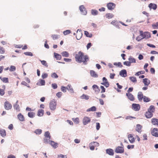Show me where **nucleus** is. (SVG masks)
Here are the masks:
<instances>
[{"instance_id": "f257e3e1", "label": "nucleus", "mask_w": 158, "mask_h": 158, "mask_svg": "<svg viewBox=\"0 0 158 158\" xmlns=\"http://www.w3.org/2000/svg\"><path fill=\"white\" fill-rule=\"evenodd\" d=\"M75 58L77 62L79 63L83 62L85 64H87L89 59L88 56L84 55V53L81 51L76 55Z\"/></svg>"}, {"instance_id": "f03ea898", "label": "nucleus", "mask_w": 158, "mask_h": 158, "mask_svg": "<svg viewBox=\"0 0 158 158\" xmlns=\"http://www.w3.org/2000/svg\"><path fill=\"white\" fill-rule=\"evenodd\" d=\"M49 108L52 110H55L56 108L57 102L55 100H52L49 103Z\"/></svg>"}, {"instance_id": "7ed1b4c3", "label": "nucleus", "mask_w": 158, "mask_h": 158, "mask_svg": "<svg viewBox=\"0 0 158 158\" xmlns=\"http://www.w3.org/2000/svg\"><path fill=\"white\" fill-rule=\"evenodd\" d=\"M140 35L142 37V38L143 39L145 38L148 39L151 37L150 33L148 32H145L143 33L142 31H140Z\"/></svg>"}, {"instance_id": "20e7f679", "label": "nucleus", "mask_w": 158, "mask_h": 158, "mask_svg": "<svg viewBox=\"0 0 158 158\" xmlns=\"http://www.w3.org/2000/svg\"><path fill=\"white\" fill-rule=\"evenodd\" d=\"M4 105L5 109L6 110H11L12 107L11 104L8 101L5 102Z\"/></svg>"}, {"instance_id": "39448f33", "label": "nucleus", "mask_w": 158, "mask_h": 158, "mask_svg": "<svg viewBox=\"0 0 158 158\" xmlns=\"http://www.w3.org/2000/svg\"><path fill=\"white\" fill-rule=\"evenodd\" d=\"M151 134L153 136L156 137H158V129L156 128H154L151 130Z\"/></svg>"}, {"instance_id": "423d86ee", "label": "nucleus", "mask_w": 158, "mask_h": 158, "mask_svg": "<svg viewBox=\"0 0 158 158\" xmlns=\"http://www.w3.org/2000/svg\"><path fill=\"white\" fill-rule=\"evenodd\" d=\"M91 119L88 117L85 116L83 119L82 123L83 125H85L90 122Z\"/></svg>"}, {"instance_id": "0eeeda50", "label": "nucleus", "mask_w": 158, "mask_h": 158, "mask_svg": "<svg viewBox=\"0 0 158 158\" xmlns=\"http://www.w3.org/2000/svg\"><path fill=\"white\" fill-rule=\"evenodd\" d=\"M115 152L116 153H122L124 152V149L123 147L118 146L115 149Z\"/></svg>"}, {"instance_id": "6e6552de", "label": "nucleus", "mask_w": 158, "mask_h": 158, "mask_svg": "<svg viewBox=\"0 0 158 158\" xmlns=\"http://www.w3.org/2000/svg\"><path fill=\"white\" fill-rule=\"evenodd\" d=\"M116 5L112 2H110L107 4V6L108 9L110 10H114L115 7Z\"/></svg>"}, {"instance_id": "1a4fd4ad", "label": "nucleus", "mask_w": 158, "mask_h": 158, "mask_svg": "<svg viewBox=\"0 0 158 158\" xmlns=\"http://www.w3.org/2000/svg\"><path fill=\"white\" fill-rule=\"evenodd\" d=\"M79 8L81 13L82 15H86V14L87 11L84 6H81Z\"/></svg>"}, {"instance_id": "9d476101", "label": "nucleus", "mask_w": 158, "mask_h": 158, "mask_svg": "<svg viewBox=\"0 0 158 158\" xmlns=\"http://www.w3.org/2000/svg\"><path fill=\"white\" fill-rule=\"evenodd\" d=\"M82 33L81 30L80 29H78L76 35L77 39V40H80L82 37Z\"/></svg>"}, {"instance_id": "9b49d317", "label": "nucleus", "mask_w": 158, "mask_h": 158, "mask_svg": "<svg viewBox=\"0 0 158 158\" xmlns=\"http://www.w3.org/2000/svg\"><path fill=\"white\" fill-rule=\"evenodd\" d=\"M151 123L154 125L158 127V119L156 118H153L151 119Z\"/></svg>"}, {"instance_id": "f8f14e48", "label": "nucleus", "mask_w": 158, "mask_h": 158, "mask_svg": "<svg viewBox=\"0 0 158 158\" xmlns=\"http://www.w3.org/2000/svg\"><path fill=\"white\" fill-rule=\"evenodd\" d=\"M126 96H127L128 99L131 101H134L135 100V98L134 96L131 93H127Z\"/></svg>"}, {"instance_id": "ddd939ff", "label": "nucleus", "mask_w": 158, "mask_h": 158, "mask_svg": "<svg viewBox=\"0 0 158 158\" xmlns=\"http://www.w3.org/2000/svg\"><path fill=\"white\" fill-rule=\"evenodd\" d=\"M145 116L146 118H150L153 116V114L152 112L149 111L148 110V111L146 112L145 113Z\"/></svg>"}, {"instance_id": "4468645a", "label": "nucleus", "mask_w": 158, "mask_h": 158, "mask_svg": "<svg viewBox=\"0 0 158 158\" xmlns=\"http://www.w3.org/2000/svg\"><path fill=\"white\" fill-rule=\"evenodd\" d=\"M133 109L135 111H137L139 110L140 109V106L139 104H133L132 105Z\"/></svg>"}, {"instance_id": "2eb2a0df", "label": "nucleus", "mask_w": 158, "mask_h": 158, "mask_svg": "<svg viewBox=\"0 0 158 158\" xmlns=\"http://www.w3.org/2000/svg\"><path fill=\"white\" fill-rule=\"evenodd\" d=\"M129 141L131 143H133L135 141V139L131 134H129L128 135Z\"/></svg>"}, {"instance_id": "dca6fc26", "label": "nucleus", "mask_w": 158, "mask_h": 158, "mask_svg": "<svg viewBox=\"0 0 158 158\" xmlns=\"http://www.w3.org/2000/svg\"><path fill=\"white\" fill-rule=\"evenodd\" d=\"M144 96L142 93L139 92L138 94L137 97L139 101H142L144 98Z\"/></svg>"}, {"instance_id": "f3484780", "label": "nucleus", "mask_w": 158, "mask_h": 158, "mask_svg": "<svg viewBox=\"0 0 158 158\" xmlns=\"http://www.w3.org/2000/svg\"><path fill=\"white\" fill-rule=\"evenodd\" d=\"M106 152L107 154L111 156H113L114 154L113 150L111 148L106 149Z\"/></svg>"}, {"instance_id": "a211bd4d", "label": "nucleus", "mask_w": 158, "mask_h": 158, "mask_svg": "<svg viewBox=\"0 0 158 158\" xmlns=\"http://www.w3.org/2000/svg\"><path fill=\"white\" fill-rule=\"evenodd\" d=\"M45 81L42 79H40L37 83V85L39 86L44 85H45Z\"/></svg>"}, {"instance_id": "6ab92c4d", "label": "nucleus", "mask_w": 158, "mask_h": 158, "mask_svg": "<svg viewBox=\"0 0 158 158\" xmlns=\"http://www.w3.org/2000/svg\"><path fill=\"white\" fill-rule=\"evenodd\" d=\"M120 75L121 76L125 77L127 76V73L126 71L125 70H121L120 72Z\"/></svg>"}, {"instance_id": "aec40b11", "label": "nucleus", "mask_w": 158, "mask_h": 158, "mask_svg": "<svg viewBox=\"0 0 158 158\" xmlns=\"http://www.w3.org/2000/svg\"><path fill=\"white\" fill-rule=\"evenodd\" d=\"M150 9H152L154 10H155L157 8V5L155 4L150 3L148 5Z\"/></svg>"}, {"instance_id": "412c9836", "label": "nucleus", "mask_w": 158, "mask_h": 158, "mask_svg": "<svg viewBox=\"0 0 158 158\" xmlns=\"http://www.w3.org/2000/svg\"><path fill=\"white\" fill-rule=\"evenodd\" d=\"M18 118L21 121H23L25 120L24 117L21 113L17 115Z\"/></svg>"}, {"instance_id": "4be33fe9", "label": "nucleus", "mask_w": 158, "mask_h": 158, "mask_svg": "<svg viewBox=\"0 0 158 158\" xmlns=\"http://www.w3.org/2000/svg\"><path fill=\"white\" fill-rule=\"evenodd\" d=\"M18 101H17L14 106V109L17 111H19L20 110V108L19 105L18 104Z\"/></svg>"}, {"instance_id": "5701e85b", "label": "nucleus", "mask_w": 158, "mask_h": 158, "mask_svg": "<svg viewBox=\"0 0 158 158\" xmlns=\"http://www.w3.org/2000/svg\"><path fill=\"white\" fill-rule=\"evenodd\" d=\"M2 89H0V95L1 96L5 94V90L6 89V86L5 85L2 86Z\"/></svg>"}, {"instance_id": "b1692460", "label": "nucleus", "mask_w": 158, "mask_h": 158, "mask_svg": "<svg viewBox=\"0 0 158 158\" xmlns=\"http://www.w3.org/2000/svg\"><path fill=\"white\" fill-rule=\"evenodd\" d=\"M50 144L54 148H56L58 147V144L54 141H50Z\"/></svg>"}, {"instance_id": "393cba45", "label": "nucleus", "mask_w": 158, "mask_h": 158, "mask_svg": "<svg viewBox=\"0 0 158 158\" xmlns=\"http://www.w3.org/2000/svg\"><path fill=\"white\" fill-rule=\"evenodd\" d=\"M92 88L93 89L96 93H98L99 92L100 90L99 89V87L97 85H94L92 86Z\"/></svg>"}, {"instance_id": "a878e982", "label": "nucleus", "mask_w": 158, "mask_h": 158, "mask_svg": "<svg viewBox=\"0 0 158 158\" xmlns=\"http://www.w3.org/2000/svg\"><path fill=\"white\" fill-rule=\"evenodd\" d=\"M90 75L92 77L96 78L98 77V75L94 70H90Z\"/></svg>"}, {"instance_id": "bb28decb", "label": "nucleus", "mask_w": 158, "mask_h": 158, "mask_svg": "<svg viewBox=\"0 0 158 158\" xmlns=\"http://www.w3.org/2000/svg\"><path fill=\"white\" fill-rule=\"evenodd\" d=\"M143 82L145 85L148 86L150 83V81L148 79L145 78L143 79Z\"/></svg>"}, {"instance_id": "cd10ccee", "label": "nucleus", "mask_w": 158, "mask_h": 158, "mask_svg": "<svg viewBox=\"0 0 158 158\" xmlns=\"http://www.w3.org/2000/svg\"><path fill=\"white\" fill-rule=\"evenodd\" d=\"M142 127V126H141L140 125L137 124L136 126L135 130L138 132L140 133L142 131L141 129Z\"/></svg>"}, {"instance_id": "c85d7f7f", "label": "nucleus", "mask_w": 158, "mask_h": 158, "mask_svg": "<svg viewBox=\"0 0 158 158\" xmlns=\"http://www.w3.org/2000/svg\"><path fill=\"white\" fill-rule=\"evenodd\" d=\"M148 110L149 111L152 112L153 114V113L155 111V108L154 106L153 105H151L150 106L149 108L148 109Z\"/></svg>"}, {"instance_id": "c756f323", "label": "nucleus", "mask_w": 158, "mask_h": 158, "mask_svg": "<svg viewBox=\"0 0 158 158\" xmlns=\"http://www.w3.org/2000/svg\"><path fill=\"white\" fill-rule=\"evenodd\" d=\"M128 60H129V61L130 64L132 63H136V60L133 57H132L131 56H130L129 58H128Z\"/></svg>"}, {"instance_id": "7c9ffc66", "label": "nucleus", "mask_w": 158, "mask_h": 158, "mask_svg": "<svg viewBox=\"0 0 158 158\" xmlns=\"http://www.w3.org/2000/svg\"><path fill=\"white\" fill-rule=\"evenodd\" d=\"M0 134L3 137H5L6 135V133L5 130L4 129L0 130Z\"/></svg>"}, {"instance_id": "2f4dec72", "label": "nucleus", "mask_w": 158, "mask_h": 158, "mask_svg": "<svg viewBox=\"0 0 158 158\" xmlns=\"http://www.w3.org/2000/svg\"><path fill=\"white\" fill-rule=\"evenodd\" d=\"M0 79L4 83H9L8 78H7V77L2 78L1 77H0Z\"/></svg>"}, {"instance_id": "473e14b6", "label": "nucleus", "mask_w": 158, "mask_h": 158, "mask_svg": "<svg viewBox=\"0 0 158 158\" xmlns=\"http://www.w3.org/2000/svg\"><path fill=\"white\" fill-rule=\"evenodd\" d=\"M44 136L46 138L51 139V136L49 132L48 131L45 132L44 134Z\"/></svg>"}, {"instance_id": "72a5a7b5", "label": "nucleus", "mask_w": 158, "mask_h": 158, "mask_svg": "<svg viewBox=\"0 0 158 158\" xmlns=\"http://www.w3.org/2000/svg\"><path fill=\"white\" fill-rule=\"evenodd\" d=\"M44 110H39L38 111L37 115L39 116H42L43 115Z\"/></svg>"}, {"instance_id": "f704fd0d", "label": "nucleus", "mask_w": 158, "mask_h": 158, "mask_svg": "<svg viewBox=\"0 0 158 158\" xmlns=\"http://www.w3.org/2000/svg\"><path fill=\"white\" fill-rule=\"evenodd\" d=\"M35 113L33 112H30L28 113V115L30 118H33L35 116Z\"/></svg>"}, {"instance_id": "c9c22d12", "label": "nucleus", "mask_w": 158, "mask_h": 158, "mask_svg": "<svg viewBox=\"0 0 158 158\" xmlns=\"http://www.w3.org/2000/svg\"><path fill=\"white\" fill-rule=\"evenodd\" d=\"M82 99H85V100H88L89 99V97L88 95L83 94L80 97Z\"/></svg>"}, {"instance_id": "e433bc0d", "label": "nucleus", "mask_w": 158, "mask_h": 158, "mask_svg": "<svg viewBox=\"0 0 158 158\" xmlns=\"http://www.w3.org/2000/svg\"><path fill=\"white\" fill-rule=\"evenodd\" d=\"M54 54L55 57L56 58L57 60H60L61 59V55L59 54L56 53H54Z\"/></svg>"}, {"instance_id": "4c0bfd02", "label": "nucleus", "mask_w": 158, "mask_h": 158, "mask_svg": "<svg viewBox=\"0 0 158 158\" xmlns=\"http://www.w3.org/2000/svg\"><path fill=\"white\" fill-rule=\"evenodd\" d=\"M40 61L41 62V64L43 65L46 68L48 67V65L46 61L44 60H40Z\"/></svg>"}, {"instance_id": "58836bf2", "label": "nucleus", "mask_w": 158, "mask_h": 158, "mask_svg": "<svg viewBox=\"0 0 158 158\" xmlns=\"http://www.w3.org/2000/svg\"><path fill=\"white\" fill-rule=\"evenodd\" d=\"M67 89L69 91H70V92L72 93H73L74 92L73 89L71 85H68L67 86Z\"/></svg>"}, {"instance_id": "ea45409f", "label": "nucleus", "mask_w": 158, "mask_h": 158, "mask_svg": "<svg viewBox=\"0 0 158 158\" xmlns=\"http://www.w3.org/2000/svg\"><path fill=\"white\" fill-rule=\"evenodd\" d=\"M96 110V107L94 106H92V107L88 109L87 110V112L89 111H95Z\"/></svg>"}, {"instance_id": "a19ab883", "label": "nucleus", "mask_w": 158, "mask_h": 158, "mask_svg": "<svg viewBox=\"0 0 158 158\" xmlns=\"http://www.w3.org/2000/svg\"><path fill=\"white\" fill-rule=\"evenodd\" d=\"M143 100L144 102H148L151 101V99L149 98H148L145 96H144Z\"/></svg>"}, {"instance_id": "79ce46f5", "label": "nucleus", "mask_w": 158, "mask_h": 158, "mask_svg": "<svg viewBox=\"0 0 158 158\" xmlns=\"http://www.w3.org/2000/svg\"><path fill=\"white\" fill-rule=\"evenodd\" d=\"M61 54L63 56L65 57H68L69 56V53L66 51L64 52L61 53Z\"/></svg>"}, {"instance_id": "37998d69", "label": "nucleus", "mask_w": 158, "mask_h": 158, "mask_svg": "<svg viewBox=\"0 0 158 158\" xmlns=\"http://www.w3.org/2000/svg\"><path fill=\"white\" fill-rule=\"evenodd\" d=\"M92 14L93 15H96L98 14V12L96 10H92L91 11Z\"/></svg>"}, {"instance_id": "c03bdc74", "label": "nucleus", "mask_w": 158, "mask_h": 158, "mask_svg": "<svg viewBox=\"0 0 158 158\" xmlns=\"http://www.w3.org/2000/svg\"><path fill=\"white\" fill-rule=\"evenodd\" d=\"M152 26L154 29H158V22L152 24Z\"/></svg>"}, {"instance_id": "a18cd8bd", "label": "nucleus", "mask_w": 158, "mask_h": 158, "mask_svg": "<svg viewBox=\"0 0 158 158\" xmlns=\"http://www.w3.org/2000/svg\"><path fill=\"white\" fill-rule=\"evenodd\" d=\"M106 18L109 19L112 18L114 16L113 14L110 13L106 14Z\"/></svg>"}, {"instance_id": "49530a36", "label": "nucleus", "mask_w": 158, "mask_h": 158, "mask_svg": "<svg viewBox=\"0 0 158 158\" xmlns=\"http://www.w3.org/2000/svg\"><path fill=\"white\" fill-rule=\"evenodd\" d=\"M50 139L46 138L45 137H44V138L43 140V142L44 143H48L50 142Z\"/></svg>"}, {"instance_id": "de8ad7c7", "label": "nucleus", "mask_w": 158, "mask_h": 158, "mask_svg": "<svg viewBox=\"0 0 158 158\" xmlns=\"http://www.w3.org/2000/svg\"><path fill=\"white\" fill-rule=\"evenodd\" d=\"M130 80L134 83H135L137 82V80L135 77H129Z\"/></svg>"}, {"instance_id": "09e8293b", "label": "nucleus", "mask_w": 158, "mask_h": 158, "mask_svg": "<svg viewBox=\"0 0 158 158\" xmlns=\"http://www.w3.org/2000/svg\"><path fill=\"white\" fill-rule=\"evenodd\" d=\"M34 132L37 135H39L41 134L42 132V130L40 129H38L36 130Z\"/></svg>"}, {"instance_id": "8fccbe9b", "label": "nucleus", "mask_w": 158, "mask_h": 158, "mask_svg": "<svg viewBox=\"0 0 158 158\" xmlns=\"http://www.w3.org/2000/svg\"><path fill=\"white\" fill-rule=\"evenodd\" d=\"M85 34L87 37L90 38L92 36V35L91 34H89L87 31H85Z\"/></svg>"}, {"instance_id": "3c124183", "label": "nucleus", "mask_w": 158, "mask_h": 158, "mask_svg": "<svg viewBox=\"0 0 158 158\" xmlns=\"http://www.w3.org/2000/svg\"><path fill=\"white\" fill-rule=\"evenodd\" d=\"M16 70V67L14 66L11 65L9 68V70L10 72L14 71Z\"/></svg>"}, {"instance_id": "603ef678", "label": "nucleus", "mask_w": 158, "mask_h": 158, "mask_svg": "<svg viewBox=\"0 0 158 158\" xmlns=\"http://www.w3.org/2000/svg\"><path fill=\"white\" fill-rule=\"evenodd\" d=\"M53 40H55L58 39L59 37V35H52L51 36Z\"/></svg>"}, {"instance_id": "864d4df0", "label": "nucleus", "mask_w": 158, "mask_h": 158, "mask_svg": "<svg viewBox=\"0 0 158 158\" xmlns=\"http://www.w3.org/2000/svg\"><path fill=\"white\" fill-rule=\"evenodd\" d=\"M5 52V50L2 47L0 46V53L4 54Z\"/></svg>"}, {"instance_id": "5fc2aeb1", "label": "nucleus", "mask_w": 158, "mask_h": 158, "mask_svg": "<svg viewBox=\"0 0 158 158\" xmlns=\"http://www.w3.org/2000/svg\"><path fill=\"white\" fill-rule=\"evenodd\" d=\"M89 146L90 147V150H94L95 146L93 145V144L92 142L91 143L89 144Z\"/></svg>"}, {"instance_id": "6e6d98bb", "label": "nucleus", "mask_w": 158, "mask_h": 158, "mask_svg": "<svg viewBox=\"0 0 158 158\" xmlns=\"http://www.w3.org/2000/svg\"><path fill=\"white\" fill-rule=\"evenodd\" d=\"M114 65L116 66H117L118 67H123V65L120 62H118V63L115 62L114 64Z\"/></svg>"}, {"instance_id": "4d7b16f0", "label": "nucleus", "mask_w": 158, "mask_h": 158, "mask_svg": "<svg viewBox=\"0 0 158 158\" xmlns=\"http://www.w3.org/2000/svg\"><path fill=\"white\" fill-rule=\"evenodd\" d=\"M71 33V31L70 30H68L63 32V34L64 35H66L69 34Z\"/></svg>"}, {"instance_id": "13d9d810", "label": "nucleus", "mask_w": 158, "mask_h": 158, "mask_svg": "<svg viewBox=\"0 0 158 158\" xmlns=\"http://www.w3.org/2000/svg\"><path fill=\"white\" fill-rule=\"evenodd\" d=\"M101 84L104 85L106 87H108L110 85L108 81L102 83Z\"/></svg>"}, {"instance_id": "bf43d9fd", "label": "nucleus", "mask_w": 158, "mask_h": 158, "mask_svg": "<svg viewBox=\"0 0 158 158\" xmlns=\"http://www.w3.org/2000/svg\"><path fill=\"white\" fill-rule=\"evenodd\" d=\"M24 54L26 56H32L33 55L32 52H24Z\"/></svg>"}, {"instance_id": "052dcab7", "label": "nucleus", "mask_w": 158, "mask_h": 158, "mask_svg": "<svg viewBox=\"0 0 158 158\" xmlns=\"http://www.w3.org/2000/svg\"><path fill=\"white\" fill-rule=\"evenodd\" d=\"M145 73V71H139L136 73L135 74L136 76H139V75L141 74H144Z\"/></svg>"}, {"instance_id": "680f3d73", "label": "nucleus", "mask_w": 158, "mask_h": 158, "mask_svg": "<svg viewBox=\"0 0 158 158\" xmlns=\"http://www.w3.org/2000/svg\"><path fill=\"white\" fill-rule=\"evenodd\" d=\"M51 77L53 78H56L58 77V76L56 73H54L52 74Z\"/></svg>"}, {"instance_id": "e2e57ef3", "label": "nucleus", "mask_w": 158, "mask_h": 158, "mask_svg": "<svg viewBox=\"0 0 158 158\" xmlns=\"http://www.w3.org/2000/svg\"><path fill=\"white\" fill-rule=\"evenodd\" d=\"M123 64L125 65H127L128 66H130L131 65V64L129 61H125L123 62Z\"/></svg>"}, {"instance_id": "0e129e2a", "label": "nucleus", "mask_w": 158, "mask_h": 158, "mask_svg": "<svg viewBox=\"0 0 158 158\" xmlns=\"http://www.w3.org/2000/svg\"><path fill=\"white\" fill-rule=\"evenodd\" d=\"M111 23L114 25V26H117L118 25V22L115 21V20H113V21H112Z\"/></svg>"}, {"instance_id": "69168bd1", "label": "nucleus", "mask_w": 158, "mask_h": 158, "mask_svg": "<svg viewBox=\"0 0 158 158\" xmlns=\"http://www.w3.org/2000/svg\"><path fill=\"white\" fill-rule=\"evenodd\" d=\"M73 120L74 122L76 123L77 124L79 123V119L78 118H73Z\"/></svg>"}, {"instance_id": "338daca9", "label": "nucleus", "mask_w": 158, "mask_h": 158, "mask_svg": "<svg viewBox=\"0 0 158 158\" xmlns=\"http://www.w3.org/2000/svg\"><path fill=\"white\" fill-rule=\"evenodd\" d=\"M48 76V74L47 73H44L42 74V77L43 79H44L47 78Z\"/></svg>"}, {"instance_id": "774afa93", "label": "nucleus", "mask_w": 158, "mask_h": 158, "mask_svg": "<svg viewBox=\"0 0 158 158\" xmlns=\"http://www.w3.org/2000/svg\"><path fill=\"white\" fill-rule=\"evenodd\" d=\"M61 91L65 93L66 92V91L67 88L64 86H62L61 87Z\"/></svg>"}]
</instances>
